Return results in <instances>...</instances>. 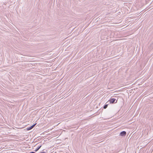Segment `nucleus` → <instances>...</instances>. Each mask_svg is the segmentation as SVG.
Wrapping results in <instances>:
<instances>
[{
    "instance_id": "f257e3e1",
    "label": "nucleus",
    "mask_w": 153,
    "mask_h": 153,
    "mask_svg": "<svg viewBox=\"0 0 153 153\" xmlns=\"http://www.w3.org/2000/svg\"><path fill=\"white\" fill-rule=\"evenodd\" d=\"M108 101L110 103H113L117 102V100H116L115 98H113L110 99Z\"/></svg>"
},
{
    "instance_id": "39448f33",
    "label": "nucleus",
    "mask_w": 153,
    "mask_h": 153,
    "mask_svg": "<svg viewBox=\"0 0 153 153\" xmlns=\"http://www.w3.org/2000/svg\"><path fill=\"white\" fill-rule=\"evenodd\" d=\"M108 106V104H106L103 107V108L104 109L106 108Z\"/></svg>"
},
{
    "instance_id": "7ed1b4c3",
    "label": "nucleus",
    "mask_w": 153,
    "mask_h": 153,
    "mask_svg": "<svg viewBox=\"0 0 153 153\" xmlns=\"http://www.w3.org/2000/svg\"><path fill=\"white\" fill-rule=\"evenodd\" d=\"M126 132L123 131L121 132L120 133V135L122 136H124L126 135Z\"/></svg>"
},
{
    "instance_id": "20e7f679",
    "label": "nucleus",
    "mask_w": 153,
    "mask_h": 153,
    "mask_svg": "<svg viewBox=\"0 0 153 153\" xmlns=\"http://www.w3.org/2000/svg\"><path fill=\"white\" fill-rule=\"evenodd\" d=\"M41 146L42 145H40V146H38V147L36 149H35V152L37 151L40 148Z\"/></svg>"
},
{
    "instance_id": "423d86ee",
    "label": "nucleus",
    "mask_w": 153,
    "mask_h": 153,
    "mask_svg": "<svg viewBox=\"0 0 153 153\" xmlns=\"http://www.w3.org/2000/svg\"><path fill=\"white\" fill-rule=\"evenodd\" d=\"M30 153H36L34 152H30Z\"/></svg>"
},
{
    "instance_id": "f03ea898",
    "label": "nucleus",
    "mask_w": 153,
    "mask_h": 153,
    "mask_svg": "<svg viewBox=\"0 0 153 153\" xmlns=\"http://www.w3.org/2000/svg\"><path fill=\"white\" fill-rule=\"evenodd\" d=\"M36 124V123L34 124L33 125H32L31 126H30L29 127L27 128V130H30L32 128H33L34 127V126H35V125Z\"/></svg>"
},
{
    "instance_id": "0eeeda50",
    "label": "nucleus",
    "mask_w": 153,
    "mask_h": 153,
    "mask_svg": "<svg viewBox=\"0 0 153 153\" xmlns=\"http://www.w3.org/2000/svg\"><path fill=\"white\" fill-rule=\"evenodd\" d=\"M40 153H46L44 152H41Z\"/></svg>"
}]
</instances>
